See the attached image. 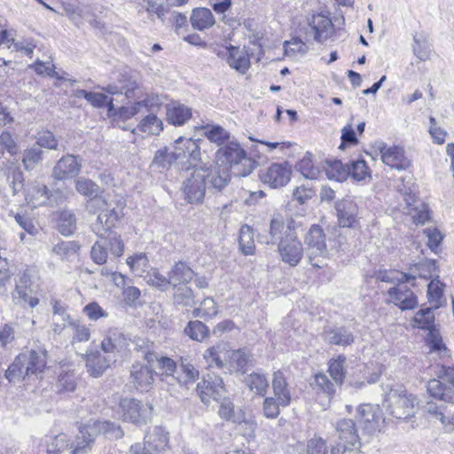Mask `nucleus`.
<instances>
[{
    "label": "nucleus",
    "instance_id": "nucleus-19",
    "mask_svg": "<svg viewBox=\"0 0 454 454\" xmlns=\"http://www.w3.org/2000/svg\"><path fill=\"white\" fill-rule=\"evenodd\" d=\"M339 225L342 228H355L357 223L358 207L349 199L338 201L335 206Z\"/></svg>",
    "mask_w": 454,
    "mask_h": 454
},
{
    "label": "nucleus",
    "instance_id": "nucleus-23",
    "mask_svg": "<svg viewBox=\"0 0 454 454\" xmlns=\"http://www.w3.org/2000/svg\"><path fill=\"white\" fill-rule=\"evenodd\" d=\"M340 442L331 449V454H345L353 452L361 446L355 427H342L340 430Z\"/></svg>",
    "mask_w": 454,
    "mask_h": 454
},
{
    "label": "nucleus",
    "instance_id": "nucleus-38",
    "mask_svg": "<svg viewBox=\"0 0 454 454\" xmlns=\"http://www.w3.org/2000/svg\"><path fill=\"white\" fill-rule=\"evenodd\" d=\"M223 399V401L221 403L218 411V413L222 419H224L226 421L238 425H240L242 423H248L246 419L245 413L242 410L239 409L235 411L234 405L231 402L226 400L225 397Z\"/></svg>",
    "mask_w": 454,
    "mask_h": 454
},
{
    "label": "nucleus",
    "instance_id": "nucleus-21",
    "mask_svg": "<svg viewBox=\"0 0 454 454\" xmlns=\"http://www.w3.org/2000/svg\"><path fill=\"white\" fill-rule=\"evenodd\" d=\"M385 422L383 411L378 404L365 403L357 407L356 421L353 422L352 426H356V423L378 426Z\"/></svg>",
    "mask_w": 454,
    "mask_h": 454
},
{
    "label": "nucleus",
    "instance_id": "nucleus-33",
    "mask_svg": "<svg viewBox=\"0 0 454 454\" xmlns=\"http://www.w3.org/2000/svg\"><path fill=\"white\" fill-rule=\"evenodd\" d=\"M228 344L225 342H219L215 346L207 348L203 357L208 364V366H215L217 368H225L226 365V355H227Z\"/></svg>",
    "mask_w": 454,
    "mask_h": 454
},
{
    "label": "nucleus",
    "instance_id": "nucleus-57",
    "mask_svg": "<svg viewBox=\"0 0 454 454\" xmlns=\"http://www.w3.org/2000/svg\"><path fill=\"white\" fill-rule=\"evenodd\" d=\"M415 325L421 329L430 330L434 327V316L432 308L419 309L413 319Z\"/></svg>",
    "mask_w": 454,
    "mask_h": 454
},
{
    "label": "nucleus",
    "instance_id": "nucleus-45",
    "mask_svg": "<svg viewBox=\"0 0 454 454\" xmlns=\"http://www.w3.org/2000/svg\"><path fill=\"white\" fill-rule=\"evenodd\" d=\"M245 383L254 394L263 396L269 387V381L264 374L253 372L245 378Z\"/></svg>",
    "mask_w": 454,
    "mask_h": 454
},
{
    "label": "nucleus",
    "instance_id": "nucleus-43",
    "mask_svg": "<svg viewBox=\"0 0 454 454\" xmlns=\"http://www.w3.org/2000/svg\"><path fill=\"white\" fill-rule=\"evenodd\" d=\"M57 228L64 236L74 233L76 228V217L70 210H62L58 213Z\"/></svg>",
    "mask_w": 454,
    "mask_h": 454
},
{
    "label": "nucleus",
    "instance_id": "nucleus-22",
    "mask_svg": "<svg viewBox=\"0 0 454 454\" xmlns=\"http://www.w3.org/2000/svg\"><path fill=\"white\" fill-rule=\"evenodd\" d=\"M159 369L162 372L160 374V381L167 385V391L171 395H176L180 392L175 387V375L176 373L178 364L173 359L166 356L157 358Z\"/></svg>",
    "mask_w": 454,
    "mask_h": 454
},
{
    "label": "nucleus",
    "instance_id": "nucleus-4",
    "mask_svg": "<svg viewBox=\"0 0 454 454\" xmlns=\"http://www.w3.org/2000/svg\"><path fill=\"white\" fill-rule=\"evenodd\" d=\"M419 403L418 397L402 386H392L385 393L384 404L388 407L392 416L400 421L411 418Z\"/></svg>",
    "mask_w": 454,
    "mask_h": 454
},
{
    "label": "nucleus",
    "instance_id": "nucleus-31",
    "mask_svg": "<svg viewBox=\"0 0 454 454\" xmlns=\"http://www.w3.org/2000/svg\"><path fill=\"white\" fill-rule=\"evenodd\" d=\"M99 192V186L87 180V210L90 214L97 215L101 211L106 210V201L98 195Z\"/></svg>",
    "mask_w": 454,
    "mask_h": 454
},
{
    "label": "nucleus",
    "instance_id": "nucleus-51",
    "mask_svg": "<svg viewBox=\"0 0 454 454\" xmlns=\"http://www.w3.org/2000/svg\"><path fill=\"white\" fill-rule=\"evenodd\" d=\"M184 333L192 340L202 341L209 334L208 327L201 321H190L184 328Z\"/></svg>",
    "mask_w": 454,
    "mask_h": 454
},
{
    "label": "nucleus",
    "instance_id": "nucleus-58",
    "mask_svg": "<svg viewBox=\"0 0 454 454\" xmlns=\"http://www.w3.org/2000/svg\"><path fill=\"white\" fill-rule=\"evenodd\" d=\"M144 278L149 286H155L160 290H165L171 285L169 277L166 278L157 269H152L147 271Z\"/></svg>",
    "mask_w": 454,
    "mask_h": 454
},
{
    "label": "nucleus",
    "instance_id": "nucleus-30",
    "mask_svg": "<svg viewBox=\"0 0 454 454\" xmlns=\"http://www.w3.org/2000/svg\"><path fill=\"white\" fill-rule=\"evenodd\" d=\"M118 221V215L114 209L104 210L97 214L96 222L91 223L92 231L99 236L104 237L107 231L115 225Z\"/></svg>",
    "mask_w": 454,
    "mask_h": 454
},
{
    "label": "nucleus",
    "instance_id": "nucleus-63",
    "mask_svg": "<svg viewBox=\"0 0 454 454\" xmlns=\"http://www.w3.org/2000/svg\"><path fill=\"white\" fill-rule=\"evenodd\" d=\"M101 239L107 240V250L109 249L114 255H122L124 244L120 236L114 232H108L106 236L101 237Z\"/></svg>",
    "mask_w": 454,
    "mask_h": 454
},
{
    "label": "nucleus",
    "instance_id": "nucleus-16",
    "mask_svg": "<svg viewBox=\"0 0 454 454\" xmlns=\"http://www.w3.org/2000/svg\"><path fill=\"white\" fill-rule=\"evenodd\" d=\"M196 392L200 400L207 404L210 398L215 401L224 398L226 389L221 377L208 376V379H203L201 382L198 383Z\"/></svg>",
    "mask_w": 454,
    "mask_h": 454
},
{
    "label": "nucleus",
    "instance_id": "nucleus-61",
    "mask_svg": "<svg viewBox=\"0 0 454 454\" xmlns=\"http://www.w3.org/2000/svg\"><path fill=\"white\" fill-rule=\"evenodd\" d=\"M178 160L177 156L175 154V149L172 152L164 147L159 149L153 157V164L160 168H167L170 166L174 161Z\"/></svg>",
    "mask_w": 454,
    "mask_h": 454
},
{
    "label": "nucleus",
    "instance_id": "nucleus-49",
    "mask_svg": "<svg viewBox=\"0 0 454 454\" xmlns=\"http://www.w3.org/2000/svg\"><path fill=\"white\" fill-rule=\"evenodd\" d=\"M324 168L328 179L341 182L348 176V167L346 168L340 160L326 161Z\"/></svg>",
    "mask_w": 454,
    "mask_h": 454
},
{
    "label": "nucleus",
    "instance_id": "nucleus-42",
    "mask_svg": "<svg viewBox=\"0 0 454 454\" xmlns=\"http://www.w3.org/2000/svg\"><path fill=\"white\" fill-rule=\"evenodd\" d=\"M429 333L427 336V343L429 347V353L430 354H436L439 358H444L449 357V349L446 348V346L442 343V337L440 336V333L435 331L434 328L428 330Z\"/></svg>",
    "mask_w": 454,
    "mask_h": 454
},
{
    "label": "nucleus",
    "instance_id": "nucleus-55",
    "mask_svg": "<svg viewBox=\"0 0 454 454\" xmlns=\"http://www.w3.org/2000/svg\"><path fill=\"white\" fill-rule=\"evenodd\" d=\"M174 303L184 307H192L195 304L192 290L186 286H179L173 296Z\"/></svg>",
    "mask_w": 454,
    "mask_h": 454
},
{
    "label": "nucleus",
    "instance_id": "nucleus-50",
    "mask_svg": "<svg viewBox=\"0 0 454 454\" xmlns=\"http://www.w3.org/2000/svg\"><path fill=\"white\" fill-rule=\"evenodd\" d=\"M205 137L217 145H223L230 138V133L219 125L203 127Z\"/></svg>",
    "mask_w": 454,
    "mask_h": 454
},
{
    "label": "nucleus",
    "instance_id": "nucleus-13",
    "mask_svg": "<svg viewBox=\"0 0 454 454\" xmlns=\"http://www.w3.org/2000/svg\"><path fill=\"white\" fill-rule=\"evenodd\" d=\"M292 171L287 162L272 163L259 171L260 180L270 188L285 186L291 178Z\"/></svg>",
    "mask_w": 454,
    "mask_h": 454
},
{
    "label": "nucleus",
    "instance_id": "nucleus-36",
    "mask_svg": "<svg viewBox=\"0 0 454 454\" xmlns=\"http://www.w3.org/2000/svg\"><path fill=\"white\" fill-rule=\"evenodd\" d=\"M248 363V355L242 349H231L228 346L226 355V365L231 372H238L243 371Z\"/></svg>",
    "mask_w": 454,
    "mask_h": 454
},
{
    "label": "nucleus",
    "instance_id": "nucleus-6",
    "mask_svg": "<svg viewBox=\"0 0 454 454\" xmlns=\"http://www.w3.org/2000/svg\"><path fill=\"white\" fill-rule=\"evenodd\" d=\"M435 369L437 379L428 380V394L439 400L454 403V366L437 364Z\"/></svg>",
    "mask_w": 454,
    "mask_h": 454
},
{
    "label": "nucleus",
    "instance_id": "nucleus-7",
    "mask_svg": "<svg viewBox=\"0 0 454 454\" xmlns=\"http://www.w3.org/2000/svg\"><path fill=\"white\" fill-rule=\"evenodd\" d=\"M116 352H118V347L112 337L102 340L100 350L87 354V372L95 378L101 376L115 361Z\"/></svg>",
    "mask_w": 454,
    "mask_h": 454
},
{
    "label": "nucleus",
    "instance_id": "nucleus-14",
    "mask_svg": "<svg viewBox=\"0 0 454 454\" xmlns=\"http://www.w3.org/2000/svg\"><path fill=\"white\" fill-rule=\"evenodd\" d=\"M282 261L292 266H296L303 256V247L298 239L297 233L289 234L278 245Z\"/></svg>",
    "mask_w": 454,
    "mask_h": 454
},
{
    "label": "nucleus",
    "instance_id": "nucleus-15",
    "mask_svg": "<svg viewBox=\"0 0 454 454\" xmlns=\"http://www.w3.org/2000/svg\"><path fill=\"white\" fill-rule=\"evenodd\" d=\"M214 51L218 57L225 58L229 66L242 74L250 67V57L245 48L229 45L223 49H215Z\"/></svg>",
    "mask_w": 454,
    "mask_h": 454
},
{
    "label": "nucleus",
    "instance_id": "nucleus-28",
    "mask_svg": "<svg viewBox=\"0 0 454 454\" xmlns=\"http://www.w3.org/2000/svg\"><path fill=\"white\" fill-rule=\"evenodd\" d=\"M272 388L274 398L281 406H287L291 402V389L284 373L280 371L273 373Z\"/></svg>",
    "mask_w": 454,
    "mask_h": 454
},
{
    "label": "nucleus",
    "instance_id": "nucleus-25",
    "mask_svg": "<svg viewBox=\"0 0 454 454\" xmlns=\"http://www.w3.org/2000/svg\"><path fill=\"white\" fill-rule=\"evenodd\" d=\"M174 147L178 160L187 159L189 161H199L200 160V149L196 140L180 137L175 140Z\"/></svg>",
    "mask_w": 454,
    "mask_h": 454
},
{
    "label": "nucleus",
    "instance_id": "nucleus-64",
    "mask_svg": "<svg viewBox=\"0 0 454 454\" xmlns=\"http://www.w3.org/2000/svg\"><path fill=\"white\" fill-rule=\"evenodd\" d=\"M42 160V150L34 145L24 152L22 162L26 169H32Z\"/></svg>",
    "mask_w": 454,
    "mask_h": 454
},
{
    "label": "nucleus",
    "instance_id": "nucleus-59",
    "mask_svg": "<svg viewBox=\"0 0 454 454\" xmlns=\"http://www.w3.org/2000/svg\"><path fill=\"white\" fill-rule=\"evenodd\" d=\"M127 264L136 273H144L149 267V260L145 253L136 254L127 258Z\"/></svg>",
    "mask_w": 454,
    "mask_h": 454
},
{
    "label": "nucleus",
    "instance_id": "nucleus-34",
    "mask_svg": "<svg viewBox=\"0 0 454 454\" xmlns=\"http://www.w3.org/2000/svg\"><path fill=\"white\" fill-rule=\"evenodd\" d=\"M166 109L167 120L174 125H183L192 116L191 108L176 102L167 105Z\"/></svg>",
    "mask_w": 454,
    "mask_h": 454
},
{
    "label": "nucleus",
    "instance_id": "nucleus-32",
    "mask_svg": "<svg viewBox=\"0 0 454 454\" xmlns=\"http://www.w3.org/2000/svg\"><path fill=\"white\" fill-rule=\"evenodd\" d=\"M168 436L160 434V440L158 443H153L152 436H145V443H135L130 446L131 454H158L168 444Z\"/></svg>",
    "mask_w": 454,
    "mask_h": 454
},
{
    "label": "nucleus",
    "instance_id": "nucleus-3",
    "mask_svg": "<svg viewBox=\"0 0 454 454\" xmlns=\"http://www.w3.org/2000/svg\"><path fill=\"white\" fill-rule=\"evenodd\" d=\"M46 365L45 352L27 350L18 355L5 371V378L11 383L25 380L32 374L42 372Z\"/></svg>",
    "mask_w": 454,
    "mask_h": 454
},
{
    "label": "nucleus",
    "instance_id": "nucleus-54",
    "mask_svg": "<svg viewBox=\"0 0 454 454\" xmlns=\"http://www.w3.org/2000/svg\"><path fill=\"white\" fill-rule=\"evenodd\" d=\"M444 285L439 280V277L436 276L427 286V295L429 301L434 304V309H438L441 306V300L443 295Z\"/></svg>",
    "mask_w": 454,
    "mask_h": 454
},
{
    "label": "nucleus",
    "instance_id": "nucleus-10",
    "mask_svg": "<svg viewBox=\"0 0 454 454\" xmlns=\"http://www.w3.org/2000/svg\"><path fill=\"white\" fill-rule=\"evenodd\" d=\"M31 270L25 269L15 277V288L12 293V299L15 305L20 307L35 308L39 299L31 295Z\"/></svg>",
    "mask_w": 454,
    "mask_h": 454
},
{
    "label": "nucleus",
    "instance_id": "nucleus-12",
    "mask_svg": "<svg viewBox=\"0 0 454 454\" xmlns=\"http://www.w3.org/2000/svg\"><path fill=\"white\" fill-rule=\"evenodd\" d=\"M53 332L61 333L66 328H69L73 332V344L82 342L85 338V331L83 326L80 327L74 322L70 321V316L67 314L66 309L60 302L56 301L53 305Z\"/></svg>",
    "mask_w": 454,
    "mask_h": 454
},
{
    "label": "nucleus",
    "instance_id": "nucleus-1",
    "mask_svg": "<svg viewBox=\"0 0 454 454\" xmlns=\"http://www.w3.org/2000/svg\"><path fill=\"white\" fill-rule=\"evenodd\" d=\"M230 181L226 171L220 168L200 166L194 168L184 182L183 192L189 203H201L207 189L221 191Z\"/></svg>",
    "mask_w": 454,
    "mask_h": 454
},
{
    "label": "nucleus",
    "instance_id": "nucleus-35",
    "mask_svg": "<svg viewBox=\"0 0 454 454\" xmlns=\"http://www.w3.org/2000/svg\"><path fill=\"white\" fill-rule=\"evenodd\" d=\"M171 286L176 287L178 285L189 283L194 277L193 270L184 262H176L168 272Z\"/></svg>",
    "mask_w": 454,
    "mask_h": 454
},
{
    "label": "nucleus",
    "instance_id": "nucleus-52",
    "mask_svg": "<svg viewBox=\"0 0 454 454\" xmlns=\"http://www.w3.org/2000/svg\"><path fill=\"white\" fill-rule=\"evenodd\" d=\"M378 278L382 282L392 283V284H405L415 279V277L407 273L399 272L396 270H385L380 271L378 275Z\"/></svg>",
    "mask_w": 454,
    "mask_h": 454
},
{
    "label": "nucleus",
    "instance_id": "nucleus-2",
    "mask_svg": "<svg viewBox=\"0 0 454 454\" xmlns=\"http://www.w3.org/2000/svg\"><path fill=\"white\" fill-rule=\"evenodd\" d=\"M215 159L220 166L224 168L220 172H230L236 176H247L255 168V160L247 155L246 151L237 142H230L221 146L216 153Z\"/></svg>",
    "mask_w": 454,
    "mask_h": 454
},
{
    "label": "nucleus",
    "instance_id": "nucleus-56",
    "mask_svg": "<svg viewBox=\"0 0 454 454\" xmlns=\"http://www.w3.org/2000/svg\"><path fill=\"white\" fill-rule=\"evenodd\" d=\"M218 313L215 301L212 298H205L200 307L193 310V316L201 318H212Z\"/></svg>",
    "mask_w": 454,
    "mask_h": 454
},
{
    "label": "nucleus",
    "instance_id": "nucleus-8",
    "mask_svg": "<svg viewBox=\"0 0 454 454\" xmlns=\"http://www.w3.org/2000/svg\"><path fill=\"white\" fill-rule=\"evenodd\" d=\"M307 255L309 263L315 268H323L326 265L328 251L325 235L318 225H312L305 236Z\"/></svg>",
    "mask_w": 454,
    "mask_h": 454
},
{
    "label": "nucleus",
    "instance_id": "nucleus-11",
    "mask_svg": "<svg viewBox=\"0 0 454 454\" xmlns=\"http://www.w3.org/2000/svg\"><path fill=\"white\" fill-rule=\"evenodd\" d=\"M120 407L122 411L123 421L132 424H146L149 422L153 406L144 405L135 398H123L120 401Z\"/></svg>",
    "mask_w": 454,
    "mask_h": 454
},
{
    "label": "nucleus",
    "instance_id": "nucleus-18",
    "mask_svg": "<svg viewBox=\"0 0 454 454\" xmlns=\"http://www.w3.org/2000/svg\"><path fill=\"white\" fill-rule=\"evenodd\" d=\"M155 372L147 364H135L130 369V383L140 392H148L154 383Z\"/></svg>",
    "mask_w": 454,
    "mask_h": 454
},
{
    "label": "nucleus",
    "instance_id": "nucleus-29",
    "mask_svg": "<svg viewBox=\"0 0 454 454\" xmlns=\"http://www.w3.org/2000/svg\"><path fill=\"white\" fill-rule=\"evenodd\" d=\"M325 340L331 345L346 347L354 342L353 333L344 326H335L325 329L324 332Z\"/></svg>",
    "mask_w": 454,
    "mask_h": 454
},
{
    "label": "nucleus",
    "instance_id": "nucleus-47",
    "mask_svg": "<svg viewBox=\"0 0 454 454\" xmlns=\"http://www.w3.org/2000/svg\"><path fill=\"white\" fill-rule=\"evenodd\" d=\"M239 244L244 254L248 255L254 253V231L249 225L244 224L241 226L239 230Z\"/></svg>",
    "mask_w": 454,
    "mask_h": 454
},
{
    "label": "nucleus",
    "instance_id": "nucleus-27",
    "mask_svg": "<svg viewBox=\"0 0 454 454\" xmlns=\"http://www.w3.org/2000/svg\"><path fill=\"white\" fill-rule=\"evenodd\" d=\"M81 163L73 155L62 157L53 168L52 175L54 178L63 180L71 178L78 175L81 170Z\"/></svg>",
    "mask_w": 454,
    "mask_h": 454
},
{
    "label": "nucleus",
    "instance_id": "nucleus-39",
    "mask_svg": "<svg viewBox=\"0 0 454 454\" xmlns=\"http://www.w3.org/2000/svg\"><path fill=\"white\" fill-rule=\"evenodd\" d=\"M191 23L194 29L202 31L215 24V18L207 8H198L192 11Z\"/></svg>",
    "mask_w": 454,
    "mask_h": 454
},
{
    "label": "nucleus",
    "instance_id": "nucleus-37",
    "mask_svg": "<svg viewBox=\"0 0 454 454\" xmlns=\"http://www.w3.org/2000/svg\"><path fill=\"white\" fill-rule=\"evenodd\" d=\"M394 187L403 197L407 206H411L415 203L416 191L411 176L397 178L394 183Z\"/></svg>",
    "mask_w": 454,
    "mask_h": 454
},
{
    "label": "nucleus",
    "instance_id": "nucleus-41",
    "mask_svg": "<svg viewBox=\"0 0 454 454\" xmlns=\"http://www.w3.org/2000/svg\"><path fill=\"white\" fill-rule=\"evenodd\" d=\"M296 169L308 179H317L321 175L318 166L314 163L312 154L309 152L296 163Z\"/></svg>",
    "mask_w": 454,
    "mask_h": 454
},
{
    "label": "nucleus",
    "instance_id": "nucleus-53",
    "mask_svg": "<svg viewBox=\"0 0 454 454\" xmlns=\"http://www.w3.org/2000/svg\"><path fill=\"white\" fill-rule=\"evenodd\" d=\"M311 386L314 389L325 394L330 398L335 394L334 383H333L325 373H317Z\"/></svg>",
    "mask_w": 454,
    "mask_h": 454
},
{
    "label": "nucleus",
    "instance_id": "nucleus-17",
    "mask_svg": "<svg viewBox=\"0 0 454 454\" xmlns=\"http://www.w3.org/2000/svg\"><path fill=\"white\" fill-rule=\"evenodd\" d=\"M199 370L188 359L181 357L177 366L175 379V387L179 389L178 394H183L199 380Z\"/></svg>",
    "mask_w": 454,
    "mask_h": 454
},
{
    "label": "nucleus",
    "instance_id": "nucleus-48",
    "mask_svg": "<svg viewBox=\"0 0 454 454\" xmlns=\"http://www.w3.org/2000/svg\"><path fill=\"white\" fill-rule=\"evenodd\" d=\"M48 200L47 188L43 184H36L30 187L26 193V200L33 207L46 203Z\"/></svg>",
    "mask_w": 454,
    "mask_h": 454
},
{
    "label": "nucleus",
    "instance_id": "nucleus-9",
    "mask_svg": "<svg viewBox=\"0 0 454 454\" xmlns=\"http://www.w3.org/2000/svg\"><path fill=\"white\" fill-rule=\"evenodd\" d=\"M297 227L296 222L292 217L276 213L272 215L270 222L269 235L260 236L259 241L267 245H278L287 235L297 233Z\"/></svg>",
    "mask_w": 454,
    "mask_h": 454
},
{
    "label": "nucleus",
    "instance_id": "nucleus-26",
    "mask_svg": "<svg viewBox=\"0 0 454 454\" xmlns=\"http://www.w3.org/2000/svg\"><path fill=\"white\" fill-rule=\"evenodd\" d=\"M380 154L382 161L393 168L406 169L411 165L400 146L380 147Z\"/></svg>",
    "mask_w": 454,
    "mask_h": 454
},
{
    "label": "nucleus",
    "instance_id": "nucleus-20",
    "mask_svg": "<svg viewBox=\"0 0 454 454\" xmlns=\"http://www.w3.org/2000/svg\"><path fill=\"white\" fill-rule=\"evenodd\" d=\"M387 294L390 301L402 310L411 309L418 305L417 296L404 284L389 288Z\"/></svg>",
    "mask_w": 454,
    "mask_h": 454
},
{
    "label": "nucleus",
    "instance_id": "nucleus-44",
    "mask_svg": "<svg viewBox=\"0 0 454 454\" xmlns=\"http://www.w3.org/2000/svg\"><path fill=\"white\" fill-rule=\"evenodd\" d=\"M446 406L437 405L435 403L428 402L425 406L427 419L430 423H449V417L446 415Z\"/></svg>",
    "mask_w": 454,
    "mask_h": 454
},
{
    "label": "nucleus",
    "instance_id": "nucleus-40",
    "mask_svg": "<svg viewBox=\"0 0 454 454\" xmlns=\"http://www.w3.org/2000/svg\"><path fill=\"white\" fill-rule=\"evenodd\" d=\"M154 107L153 109H155ZM153 111H147L149 113L144 117L137 126V129L148 135H159L163 129V123Z\"/></svg>",
    "mask_w": 454,
    "mask_h": 454
},
{
    "label": "nucleus",
    "instance_id": "nucleus-46",
    "mask_svg": "<svg viewBox=\"0 0 454 454\" xmlns=\"http://www.w3.org/2000/svg\"><path fill=\"white\" fill-rule=\"evenodd\" d=\"M346 356L340 355L337 358H333L329 361L328 372L333 380L334 383L341 386L346 377L345 370Z\"/></svg>",
    "mask_w": 454,
    "mask_h": 454
},
{
    "label": "nucleus",
    "instance_id": "nucleus-5",
    "mask_svg": "<svg viewBox=\"0 0 454 454\" xmlns=\"http://www.w3.org/2000/svg\"><path fill=\"white\" fill-rule=\"evenodd\" d=\"M161 104L158 96H146L144 99L134 102L130 106H121L115 107L114 98L108 102L107 117L114 125H119L120 121H125L138 114H145L147 111H153Z\"/></svg>",
    "mask_w": 454,
    "mask_h": 454
},
{
    "label": "nucleus",
    "instance_id": "nucleus-60",
    "mask_svg": "<svg viewBox=\"0 0 454 454\" xmlns=\"http://www.w3.org/2000/svg\"><path fill=\"white\" fill-rule=\"evenodd\" d=\"M107 255V240L99 238L91 248L90 257L95 263L101 265L106 262Z\"/></svg>",
    "mask_w": 454,
    "mask_h": 454
},
{
    "label": "nucleus",
    "instance_id": "nucleus-62",
    "mask_svg": "<svg viewBox=\"0 0 454 454\" xmlns=\"http://www.w3.org/2000/svg\"><path fill=\"white\" fill-rule=\"evenodd\" d=\"M137 89V83L136 81L129 80L121 86L109 85L107 87V92L112 95H125L126 98H129L134 94V91Z\"/></svg>",
    "mask_w": 454,
    "mask_h": 454
},
{
    "label": "nucleus",
    "instance_id": "nucleus-24",
    "mask_svg": "<svg viewBox=\"0 0 454 454\" xmlns=\"http://www.w3.org/2000/svg\"><path fill=\"white\" fill-rule=\"evenodd\" d=\"M314 34V40L323 43L334 34V27L330 18L323 14H315L309 22Z\"/></svg>",
    "mask_w": 454,
    "mask_h": 454
}]
</instances>
